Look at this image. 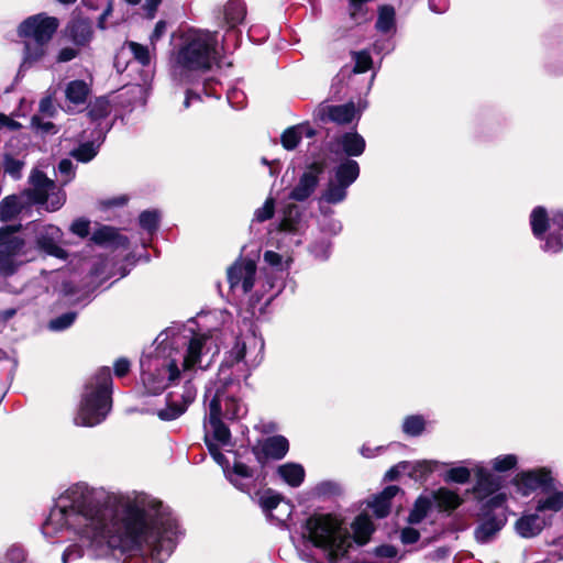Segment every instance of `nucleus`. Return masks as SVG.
<instances>
[{"label":"nucleus","instance_id":"b1692460","mask_svg":"<svg viewBox=\"0 0 563 563\" xmlns=\"http://www.w3.org/2000/svg\"><path fill=\"white\" fill-rule=\"evenodd\" d=\"M91 240L96 244L104 245V246H110V245L126 246L128 245V239L125 236H122L121 234H119L117 229H114L112 227H108V225H103V227L99 228L98 230H96L92 233Z\"/></svg>","mask_w":563,"mask_h":563},{"label":"nucleus","instance_id":"0eeeda50","mask_svg":"<svg viewBox=\"0 0 563 563\" xmlns=\"http://www.w3.org/2000/svg\"><path fill=\"white\" fill-rule=\"evenodd\" d=\"M112 377L108 367H102L86 383L78 411L74 418L76 426L95 427L101 423L112 407Z\"/></svg>","mask_w":563,"mask_h":563},{"label":"nucleus","instance_id":"4c0bfd02","mask_svg":"<svg viewBox=\"0 0 563 563\" xmlns=\"http://www.w3.org/2000/svg\"><path fill=\"white\" fill-rule=\"evenodd\" d=\"M284 499L273 490L268 489L258 497V505L268 519Z\"/></svg>","mask_w":563,"mask_h":563},{"label":"nucleus","instance_id":"412c9836","mask_svg":"<svg viewBox=\"0 0 563 563\" xmlns=\"http://www.w3.org/2000/svg\"><path fill=\"white\" fill-rule=\"evenodd\" d=\"M356 110L353 102L340 106H324L320 109L322 120H329L338 124H347L355 118Z\"/></svg>","mask_w":563,"mask_h":563},{"label":"nucleus","instance_id":"3c124183","mask_svg":"<svg viewBox=\"0 0 563 563\" xmlns=\"http://www.w3.org/2000/svg\"><path fill=\"white\" fill-rule=\"evenodd\" d=\"M76 319L75 312H66L49 321L48 328L53 331H63L69 328Z\"/></svg>","mask_w":563,"mask_h":563},{"label":"nucleus","instance_id":"a211bd4d","mask_svg":"<svg viewBox=\"0 0 563 563\" xmlns=\"http://www.w3.org/2000/svg\"><path fill=\"white\" fill-rule=\"evenodd\" d=\"M256 265L253 261H241L228 271V280L232 290L243 295L252 290L255 282Z\"/></svg>","mask_w":563,"mask_h":563},{"label":"nucleus","instance_id":"4be33fe9","mask_svg":"<svg viewBox=\"0 0 563 563\" xmlns=\"http://www.w3.org/2000/svg\"><path fill=\"white\" fill-rule=\"evenodd\" d=\"M376 30L385 35H394L397 31L396 10L393 5L382 4L377 9Z\"/></svg>","mask_w":563,"mask_h":563},{"label":"nucleus","instance_id":"393cba45","mask_svg":"<svg viewBox=\"0 0 563 563\" xmlns=\"http://www.w3.org/2000/svg\"><path fill=\"white\" fill-rule=\"evenodd\" d=\"M110 110V102L103 97L97 98L89 103L87 113L91 122L96 125L93 132H98L99 123H101V126H107V132L109 131L110 128L104 120L109 115Z\"/></svg>","mask_w":563,"mask_h":563},{"label":"nucleus","instance_id":"58836bf2","mask_svg":"<svg viewBox=\"0 0 563 563\" xmlns=\"http://www.w3.org/2000/svg\"><path fill=\"white\" fill-rule=\"evenodd\" d=\"M426 428V420L420 415L408 416L404 419L402 431L410 437L420 435Z\"/></svg>","mask_w":563,"mask_h":563},{"label":"nucleus","instance_id":"5701e85b","mask_svg":"<svg viewBox=\"0 0 563 563\" xmlns=\"http://www.w3.org/2000/svg\"><path fill=\"white\" fill-rule=\"evenodd\" d=\"M246 15V9L241 0H230L223 8V20L227 32L235 30Z\"/></svg>","mask_w":563,"mask_h":563},{"label":"nucleus","instance_id":"a878e982","mask_svg":"<svg viewBox=\"0 0 563 563\" xmlns=\"http://www.w3.org/2000/svg\"><path fill=\"white\" fill-rule=\"evenodd\" d=\"M399 488L397 486H387L379 495L375 496L368 504L377 518H385L389 514L390 500L396 496Z\"/></svg>","mask_w":563,"mask_h":563},{"label":"nucleus","instance_id":"bb28decb","mask_svg":"<svg viewBox=\"0 0 563 563\" xmlns=\"http://www.w3.org/2000/svg\"><path fill=\"white\" fill-rule=\"evenodd\" d=\"M543 525L539 515H525L516 522V531L522 538H532L541 532Z\"/></svg>","mask_w":563,"mask_h":563},{"label":"nucleus","instance_id":"a19ab883","mask_svg":"<svg viewBox=\"0 0 563 563\" xmlns=\"http://www.w3.org/2000/svg\"><path fill=\"white\" fill-rule=\"evenodd\" d=\"M490 466L495 472L504 473L514 470L518 464V456L515 454H505L494 457Z\"/></svg>","mask_w":563,"mask_h":563},{"label":"nucleus","instance_id":"ea45409f","mask_svg":"<svg viewBox=\"0 0 563 563\" xmlns=\"http://www.w3.org/2000/svg\"><path fill=\"white\" fill-rule=\"evenodd\" d=\"M430 507H431V503L428 498L419 497L416 500L413 508L411 509V511L409 514L408 521L410 523L421 522L427 517V515L430 510Z\"/></svg>","mask_w":563,"mask_h":563},{"label":"nucleus","instance_id":"c756f323","mask_svg":"<svg viewBox=\"0 0 563 563\" xmlns=\"http://www.w3.org/2000/svg\"><path fill=\"white\" fill-rule=\"evenodd\" d=\"M90 93L89 85L84 80H71L66 85L65 97L69 103L84 104Z\"/></svg>","mask_w":563,"mask_h":563},{"label":"nucleus","instance_id":"aec40b11","mask_svg":"<svg viewBox=\"0 0 563 563\" xmlns=\"http://www.w3.org/2000/svg\"><path fill=\"white\" fill-rule=\"evenodd\" d=\"M107 134V126L99 123L98 132H92V140L79 144L70 152V155L81 163H88L98 154L100 145L103 143Z\"/></svg>","mask_w":563,"mask_h":563},{"label":"nucleus","instance_id":"8fccbe9b","mask_svg":"<svg viewBox=\"0 0 563 563\" xmlns=\"http://www.w3.org/2000/svg\"><path fill=\"white\" fill-rule=\"evenodd\" d=\"M24 163L20 159H15L11 156H5L3 162V173L10 175L13 179L21 177L22 168Z\"/></svg>","mask_w":563,"mask_h":563},{"label":"nucleus","instance_id":"bf43d9fd","mask_svg":"<svg viewBox=\"0 0 563 563\" xmlns=\"http://www.w3.org/2000/svg\"><path fill=\"white\" fill-rule=\"evenodd\" d=\"M420 538V533L418 530L407 527L401 530L400 540L405 544L416 543Z\"/></svg>","mask_w":563,"mask_h":563},{"label":"nucleus","instance_id":"5fc2aeb1","mask_svg":"<svg viewBox=\"0 0 563 563\" xmlns=\"http://www.w3.org/2000/svg\"><path fill=\"white\" fill-rule=\"evenodd\" d=\"M166 29H167V23L163 20L158 21L155 24V27L150 35V44H151V46H153V49H156V44L166 33Z\"/></svg>","mask_w":563,"mask_h":563},{"label":"nucleus","instance_id":"e2e57ef3","mask_svg":"<svg viewBox=\"0 0 563 563\" xmlns=\"http://www.w3.org/2000/svg\"><path fill=\"white\" fill-rule=\"evenodd\" d=\"M55 111V107L53 100L47 97L41 100L40 102V112L44 115L52 117Z\"/></svg>","mask_w":563,"mask_h":563},{"label":"nucleus","instance_id":"1a4fd4ad","mask_svg":"<svg viewBox=\"0 0 563 563\" xmlns=\"http://www.w3.org/2000/svg\"><path fill=\"white\" fill-rule=\"evenodd\" d=\"M21 225H5L0 228V274L13 275L27 260V245L24 239L15 233Z\"/></svg>","mask_w":563,"mask_h":563},{"label":"nucleus","instance_id":"c03bdc74","mask_svg":"<svg viewBox=\"0 0 563 563\" xmlns=\"http://www.w3.org/2000/svg\"><path fill=\"white\" fill-rule=\"evenodd\" d=\"M310 253L319 261H325L331 253V242L327 238H320L310 245Z\"/></svg>","mask_w":563,"mask_h":563},{"label":"nucleus","instance_id":"cd10ccee","mask_svg":"<svg viewBox=\"0 0 563 563\" xmlns=\"http://www.w3.org/2000/svg\"><path fill=\"white\" fill-rule=\"evenodd\" d=\"M352 529L354 541L360 545L366 544L374 532L373 522L366 514H361L355 518Z\"/></svg>","mask_w":563,"mask_h":563},{"label":"nucleus","instance_id":"de8ad7c7","mask_svg":"<svg viewBox=\"0 0 563 563\" xmlns=\"http://www.w3.org/2000/svg\"><path fill=\"white\" fill-rule=\"evenodd\" d=\"M354 65V73H365L372 67V57L368 52H353L352 53Z\"/></svg>","mask_w":563,"mask_h":563},{"label":"nucleus","instance_id":"6e6d98bb","mask_svg":"<svg viewBox=\"0 0 563 563\" xmlns=\"http://www.w3.org/2000/svg\"><path fill=\"white\" fill-rule=\"evenodd\" d=\"M90 222L86 219H77L70 225V231L80 236L86 238L89 234Z\"/></svg>","mask_w":563,"mask_h":563},{"label":"nucleus","instance_id":"a18cd8bd","mask_svg":"<svg viewBox=\"0 0 563 563\" xmlns=\"http://www.w3.org/2000/svg\"><path fill=\"white\" fill-rule=\"evenodd\" d=\"M472 467L456 466L446 471L444 475L445 482H453L457 484H465L471 478Z\"/></svg>","mask_w":563,"mask_h":563},{"label":"nucleus","instance_id":"ddd939ff","mask_svg":"<svg viewBox=\"0 0 563 563\" xmlns=\"http://www.w3.org/2000/svg\"><path fill=\"white\" fill-rule=\"evenodd\" d=\"M308 228L307 220L299 207L290 205L285 208L277 230L283 234V242L288 246H299Z\"/></svg>","mask_w":563,"mask_h":563},{"label":"nucleus","instance_id":"680f3d73","mask_svg":"<svg viewBox=\"0 0 563 563\" xmlns=\"http://www.w3.org/2000/svg\"><path fill=\"white\" fill-rule=\"evenodd\" d=\"M130 371V362L126 358H119L114 363V374L118 377L126 375Z\"/></svg>","mask_w":563,"mask_h":563},{"label":"nucleus","instance_id":"f257e3e1","mask_svg":"<svg viewBox=\"0 0 563 563\" xmlns=\"http://www.w3.org/2000/svg\"><path fill=\"white\" fill-rule=\"evenodd\" d=\"M51 543L77 539L62 555L63 563L98 551H141L151 563H164L181 536L170 508L145 493L117 494L79 482L57 498L42 525Z\"/></svg>","mask_w":563,"mask_h":563},{"label":"nucleus","instance_id":"9b49d317","mask_svg":"<svg viewBox=\"0 0 563 563\" xmlns=\"http://www.w3.org/2000/svg\"><path fill=\"white\" fill-rule=\"evenodd\" d=\"M218 443L207 440V446L213 460L222 467L228 481L243 493L251 494L256 487L254 471L242 462L235 461L232 467L229 466L227 457L219 451Z\"/></svg>","mask_w":563,"mask_h":563},{"label":"nucleus","instance_id":"0e129e2a","mask_svg":"<svg viewBox=\"0 0 563 563\" xmlns=\"http://www.w3.org/2000/svg\"><path fill=\"white\" fill-rule=\"evenodd\" d=\"M264 261L271 265V266H274V267H277V266H280L282 265V256L274 252V251H266L264 253Z\"/></svg>","mask_w":563,"mask_h":563},{"label":"nucleus","instance_id":"7ed1b4c3","mask_svg":"<svg viewBox=\"0 0 563 563\" xmlns=\"http://www.w3.org/2000/svg\"><path fill=\"white\" fill-rule=\"evenodd\" d=\"M264 357V340L250 331L235 340L227 353L214 384L207 388L205 401L206 441L222 446L230 444L231 433L223 419L240 420L247 413V406L240 396V380L246 379Z\"/></svg>","mask_w":563,"mask_h":563},{"label":"nucleus","instance_id":"338daca9","mask_svg":"<svg viewBox=\"0 0 563 563\" xmlns=\"http://www.w3.org/2000/svg\"><path fill=\"white\" fill-rule=\"evenodd\" d=\"M383 449H384L383 446L372 448L367 444H364V445H362L360 453L362 454V456H364L366 459H372V457L376 456L377 454H379L383 451Z\"/></svg>","mask_w":563,"mask_h":563},{"label":"nucleus","instance_id":"2eb2a0df","mask_svg":"<svg viewBox=\"0 0 563 563\" xmlns=\"http://www.w3.org/2000/svg\"><path fill=\"white\" fill-rule=\"evenodd\" d=\"M59 22L45 13L34 14L25 19L18 27L19 36L33 41H51Z\"/></svg>","mask_w":563,"mask_h":563},{"label":"nucleus","instance_id":"39448f33","mask_svg":"<svg viewBox=\"0 0 563 563\" xmlns=\"http://www.w3.org/2000/svg\"><path fill=\"white\" fill-rule=\"evenodd\" d=\"M327 147L332 154L346 156L332 169V176L320 197L321 202L338 205L346 198L347 188L360 175L358 163L350 157L361 156L365 151L366 142L361 134L351 131L332 139Z\"/></svg>","mask_w":563,"mask_h":563},{"label":"nucleus","instance_id":"6e6552de","mask_svg":"<svg viewBox=\"0 0 563 563\" xmlns=\"http://www.w3.org/2000/svg\"><path fill=\"white\" fill-rule=\"evenodd\" d=\"M475 475L473 494L483 509H504L507 496L500 492L501 478L492 473L483 463H472Z\"/></svg>","mask_w":563,"mask_h":563},{"label":"nucleus","instance_id":"e433bc0d","mask_svg":"<svg viewBox=\"0 0 563 563\" xmlns=\"http://www.w3.org/2000/svg\"><path fill=\"white\" fill-rule=\"evenodd\" d=\"M563 508V490L553 492L550 495L540 498L537 504L539 512L552 511L558 512Z\"/></svg>","mask_w":563,"mask_h":563},{"label":"nucleus","instance_id":"864d4df0","mask_svg":"<svg viewBox=\"0 0 563 563\" xmlns=\"http://www.w3.org/2000/svg\"><path fill=\"white\" fill-rule=\"evenodd\" d=\"M375 555L382 560V563H396L397 550L393 545H382L375 549Z\"/></svg>","mask_w":563,"mask_h":563},{"label":"nucleus","instance_id":"dca6fc26","mask_svg":"<svg viewBox=\"0 0 563 563\" xmlns=\"http://www.w3.org/2000/svg\"><path fill=\"white\" fill-rule=\"evenodd\" d=\"M515 483L525 495H528L538 489L551 490L554 487V477L551 468L538 467L518 473Z\"/></svg>","mask_w":563,"mask_h":563},{"label":"nucleus","instance_id":"f03ea898","mask_svg":"<svg viewBox=\"0 0 563 563\" xmlns=\"http://www.w3.org/2000/svg\"><path fill=\"white\" fill-rule=\"evenodd\" d=\"M195 322L180 328H172L161 333L154 352L141 357V379L151 395H157L168 387L166 406L157 409L156 415L163 421H173L186 412L197 396L192 384L197 368L209 366L211 357L219 352L216 340L210 333H196Z\"/></svg>","mask_w":563,"mask_h":563},{"label":"nucleus","instance_id":"423d86ee","mask_svg":"<svg viewBox=\"0 0 563 563\" xmlns=\"http://www.w3.org/2000/svg\"><path fill=\"white\" fill-rule=\"evenodd\" d=\"M303 537L321 552L325 563L340 562L352 545L347 529L331 515L309 517L305 523Z\"/></svg>","mask_w":563,"mask_h":563},{"label":"nucleus","instance_id":"69168bd1","mask_svg":"<svg viewBox=\"0 0 563 563\" xmlns=\"http://www.w3.org/2000/svg\"><path fill=\"white\" fill-rule=\"evenodd\" d=\"M20 126H21L20 123L10 119L5 114L0 113V130L8 129L10 131H14V130H18Z\"/></svg>","mask_w":563,"mask_h":563},{"label":"nucleus","instance_id":"774afa93","mask_svg":"<svg viewBox=\"0 0 563 563\" xmlns=\"http://www.w3.org/2000/svg\"><path fill=\"white\" fill-rule=\"evenodd\" d=\"M429 8L435 13H443L448 9L446 0H429Z\"/></svg>","mask_w":563,"mask_h":563},{"label":"nucleus","instance_id":"37998d69","mask_svg":"<svg viewBox=\"0 0 563 563\" xmlns=\"http://www.w3.org/2000/svg\"><path fill=\"white\" fill-rule=\"evenodd\" d=\"M161 214L157 210H145L139 217L141 228L150 233L154 232L159 223Z\"/></svg>","mask_w":563,"mask_h":563},{"label":"nucleus","instance_id":"2f4dec72","mask_svg":"<svg viewBox=\"0 0 563 563\" xmlns=\"http://www.w3.org/2000/svg\"><path fill=\"white\" fill-rule=\"evenodd\" d=\"M23 209V201L20 196L10 195L0 202V220L8 222L16 218Z\"/></svg>","mask_w":563,"mask_h":563},{"label":"nucleus","instance_id":"f704fd0d","mask_svg":"<svg viewBox=\"0 0 563 563\" xmlns=\"http://www.w3.org/2000/svg\"><path fill=\"white\" fill-rule=\"evenodd\" d=\"M126 46L133 55V58L142 66H148L156 54V49H153L151 44L142 45L137 42L130 41L126 42Z\"/></svg>","mask_w":563,"mask_h":563},{"label":"nucleus","instance_id":"79ce46f5","mask_svg":"<svg viewBox=\"0 0 563 563\" xmlns=\"http://www.w3.org/2000/svg\"><path fill=\"white\" fill-rule=\"evenodd\" d=\"M69 33L76 44H85L90 40V26L86 22H76L69 26Z\"/></svg>","mask_w":563,"mask_h":563},{"label":"nucleus","instance_id":"f3484780","mask_svg":"<svg viewBox=\"0 0 563 563\" xmlns=\"http://www.w3.org/2000/svg\"><path fill=\"white\" fill-rule=\"evenodd\" d=\"M323 170V162H313L307 166L306 170L302 173L297 184L291 189L289 198L295 201L307 200L314 192Z\"/></svg>","mask_w":563,"mask_h":563},{"label":"nucleus","instance_id":"f8f14e48","mask_svg":"<svg viewBox=\"0 0 563 563\" xmlns=\"http://www.w3.org/2000/svg\"><path fill=\"white\" fill-rule=\"evenodd\" d=\"M530 224L532 233L536 238L542 239L543 234L549 230L542 250L550 253H559L563 250V236L558 231H563L559 227L552 225V217L549 218L543 207H537L530 214Z\"/></svg>","mask_w":563,"mask_h":563},{"label":"nucleus","instance_id":"6ab92c4d","mask_svg":"<svg viewBox=\"0 0 563 563\" xmlns=\"http://www.w3.org/2000/svg\"><path fill=\"white\" fill-rule=\"evenodd\" d=\"M496 510L481 508L483 519L474 531L477 542L487 543L492 541L505 526L507 518L504 511L496 512Z\"/></svg>","mask_w":563,"mask_h":563},{"label":"nucleus","instance_id":"7c9ffc66","mask_svg":"<svg viewBox=\"0 0 563 563\" xmlns=\"http://www.w3.org/2000/svg\"><path fill=\"white\" fill-rule=\"evenodd\" d=\"M288 440L283 435L267 438L262 444V451L266 456L279 460L288 452Z\"/></svg>","mask_w":563,"mask_h":563},{"label":"nucleus","instance_id":"20e7f679","mask_svg":"<svg viewBox=\"0 0 563 563\" xmlns=\"http://www.w3.org/2000/svg\"><path fill=\"white\" fill-rule=\"evenodd\" d=\"M220 55L217 31L188 27L174 35L169 57L170 76L179 84L191 81L195 73L209 70Z\"/></svg>","mask_w":563,"mask_h":563},{"label":"nucleus","instance_id":"473e14b6","mask_svg":"<svg viewBox=\"0 0 563 563\" xmlns=\"http://www.w3.org/2000/svg\"><path fill=\"white\" fill-rule=\"evenodd\" d=\"M438 507L444 511H452L462 504L460 495L448 488H440L433 495Z\"/></svg>","mask_w":563,"mask_h":563},{"label":"nucleus","instance_id":"4d7b16f0","mask_svg":"<svg viewBox=\"0 0 563 563\" xmlns=\"http://www.w3.org/2000/svg\"><path fill=\"white\" fill-rule=\"evenodd\" d=\"M24 558L25 555L23 549L16 545H12L7 551L4 563H23Z\"/></svg>","mask_w":563,"mask_h":563},{"label":"nucleus","instance_id":"09e8293b","mask_svg":"<svg viewBox=\"0 0 563 563\" xmlns=\"http://www.w3.org/2000/svg\"><path fill=\"white\" fill-rule=\"evenodd\" d=\"M275 212V200L272 197H268L264 205L257 208L254 212V220L257 222H264L273 218Z\"/></svg>","mask_w":563,"mask_h":563},{"label":"nucleus","instance_id":"052dcab7","mask_svg":"<svg viewBox=\"0 0 563 563\" xmlns=\"http://www.w3.org/2000/svg\"><path fill=\"white\" fill-rule=\"evenodd\" d=\"M78 55V49L74 47H63L56 57L57 63H67L76 58Z\"/></svg>","mask_w":563,"mask_h":563},{"label":"nucleus","instance_id":"13d9d810","mask_svg":"<svg viewBox=\"0 0 563 563\" xmlns=\"http://www.w3.org/2000/svg\"><path fill=\"white\" fill-rule=\"evenodd\" d=\"M58 172L64 176V183H68L74 177V165L69 159H62L58 164Z\"/></svg>","mask_w":563,"mask_h":563},{"label":"nucleus","instance_id":"72a5a7b5","mask_svg":"<svg viewBox=\"0 0 563 563\" xmlns=\"http://www.w3.org/2000/svg\"><path fill=\"white\" fill-rule=\"evenodd\" d=\"M279 476L290 486H299L305 478V470L300 464L287 463L278 467Z\"/></svg>","mask_w":563,"mask_h":563},{"label":"nucleus","instance_id":"c85d7f7f","mask_svg":"<svg viewBox=\"0 0 563 563\" xmlns=\"http://www.w3.org/2000/svg\"><path fill=\"white\" fill-rule=\"evenodd\" d=\"M48 42L49 41L26 42L22 67L32 66L33 64L42 62L47 54Z\"/></svg>","mask_w":563,"mask_h":563},{"label":"nucleus","instance_id":"49530a36","mask_svg":"<svg viewBox=\"0 0 563 563\" xmlns=\"http://www.w3.org/2000/svg\"><path fill=\"white\" fill-rule=\"evenodd\" d=\"M292 512V506L290 503L283 500L279 505H277L276 510L273 516H271L267 520L276 526H282L286 523V521L290 518Z\"/></svg>","mask_w":563,"mask_h":563},{"label":"nucleus","instance_id":"603ef678","mask_svg":"<svg viewBox=\"0 0 563 563\" xmlns=\"http://www.w3.org/2000/svg\"><path fill=\"white\" fill-rule=\"evenodd\" d=\"M320 228L323 233L333 236L341 232L342 224L339 220L324 214Z\"/></svg>","mask_w":563,"mask_h":563},{"label":"nucleus","instance_id":"4468645a","mask_svg":"<svg viewBox=\"0 0 563 563\" xmlns=\"http://www.w3.org/2000/svg\"><path fill=\"white\" fill-rule=\"evenodd\" d=\"M27 229L34 234L35 244L40 251L58 258L66 257V252L59 246L63 233L58 227L32 222Z\"/></svg>","mask_w":563,"mask_h":563},{"label":"nucleus","instance_id":"9d476101","mask_svg":"<svg viewBox=\"0 0 563 563\" xmlns=\"http://www.w3.org/2000/svg\"><path fill=\"white\" fill-rule=\"evenodd\" d=\"M31 188L25 191L30 200L34 203L43 206L46 211L53 212L60 209L65 201L66 195L55 181L47 178L46 175L38 170H32L30 175Z\"/></svg>","mask_w":563,"mask_h":563},{"label":"nucleus","instance_id":"c9c22d12","mask_svg":"<svg viewBox=\"0 0 563 563\" xmlns=\"http://www.w3.org/2000/svg\"><path fill=\"white\" fill-rule=\"evenodd\" d=\"M303 132H306L308 136L313 135V131H311L302 125H295V126L288 128L282 134L280 141H282L283 146L288 151L296 148V146L299 144V142L302 139Z\"/></svg>","mask_w":563,"mask_h":563}]
</instances>
